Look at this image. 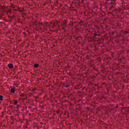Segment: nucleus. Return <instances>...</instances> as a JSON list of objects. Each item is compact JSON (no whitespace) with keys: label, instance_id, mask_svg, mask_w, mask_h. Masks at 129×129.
I'll use <instances>...</instances> for the list:
<instances>
[{"label":"nucleus","instance_id":"nucleus-1","mask_svg":"<svg viewBox=\"0 0 129 129\" xmlns=\"http://www.w3.org/2000/svg\"><path fill=\"white\" fill-rule=\"evenodd\" d=\"M8 66L9 68L11 69L13 68V66L12 63H9L8 65Z\"/></svg>","mask_w":129,"mask_h":129},{"label":"nucleus","instance_id":"nucleus-2","mask_svg":"<svg viewBox=\"0 0 129 129\" xmlns=\"http://www.w3.org/2000/svg\"><path fill=\"white\" fill-rule=\"evenodd\" d=\"M10 91L11 92H12L13 93H14L15 92V89L14 88H11L10 90Z\"/></svg>","mask_w":129,"mask_h":129},{"label":"nucleus","instance_id":"nucleus-3","mask_svg":"<svg viewBox=\"0 0 129 129\" xmlns=\"http://www.w3.org/2000/svg\"><path fill=\"white\" fill-rule=\"evenodd\" d=\"M13 101H14V104L15 105H17V106H19V105H17V104L18 103V101H15L14 100H13Z\"/></svg>","mask_w":129,"mask_h":129},{"label":"nucleus","instance_id":"nucleus-4","mask_svg":"<svg viewBox=\"0 0 129 129\" xmlns=\"http://www.w3.org/2000/svg\"><path fill=\"white\" fill-rule=\"evenodd\" d=\"M38 66L39 64L36 63L34 65L33 67L35 68H37L38 67Z\"/></svg>","mask_w":129,"mask_h":129},{"label":"nucleus","instance_id":"nucleus-5","mask_svg":"<svg viewBox=\"0 0 129 129\" xmlns=\"http://www.w3.org/2000/svg\"><path fill=\"white\" fill-rule=\"evenodd\" d=\"M3 96L2 95H0V100L1 101H2L3 100Z\"/></svg>","mask_w":129,"mask_h":129},{"label":"nucleus","instance_id":"nucleus-6","mask_svg":"<svg viewBox=\"0 0 129 129\" xmlns=\"http://www.w3.org/2000/svg\"><path fill=\"white\" fill-rule=\"evenodd\" d=\"M111 3L112 6H115L116 5V4L115 2Z\"/></svg>","mask_w":129,"mask_h":129},{"label":"nucleus","instance_id":"nucleus-7","mask_svg":"<svg viewBox=\"0 0 129 129\" xmlns=\"http://www.w3.org/2000/svg\"><path fill=\"white\" fill-rule=\"evenodd\" d=\"M114 7L113 6H111L110 7L109 9L110 11H111L112 10V8L113 7Z\"/></svg>","mask_w":129,"mask_h":129},{"label":"nucleus","instance_id":"nucleus-8","mask_svg":"<svg viewBox=\"0 0 129 129\" xmlns=\"http://www.w3.org/2000/svg\"><path fill=\"white\" fill-rule=\"evenodd\" d=\"M129 33L128 32V31H125V34H127V33Z\"/></svg>","mask_w":129,"mask_h":129},{"label":"nucleus","instance_id":"nucleus-9","mask_svg":"<svg viewBox=\"0 0 129 129\" xmlns=\"http://www.w3.org/2000/svg\"><path fill=\"white\" fill-rule=\"evenodd\" d=\"M94 35L95 36H98V35L97 34H94Z\"/></svg>","mask_w":129,"mask_h":129},{"label":"nucleus","instance_id":"nucleus-10","mask_svg":"<svg viewBox=\"0 0 129 129\" xmlns=\"http://www.w3.org/2000/svg\"><path fill=\"white\" fill-rule=\"evenodd\" d=\"M69 87V86L68 85H66V87L68 88Z\"/></svg>","mask_w":129,"mask_h":129},{"label":"nucleus","instance_id":"nucleus-11","mask_svg":"<svg viewBox=\"0 0 129 129\" xmlns=\"http://www.w3.org/2000/svg\"><path fill=\"white\" fill-rule=\"evenodd\" d=\"M125 108V107H123L121 108V110H123Z\"/></svg>","mask_w":129,"mask_h":129},{"label":"nucleus","instance_id":"nucleus-12","mask_svg":"<svg viewBox=\"0 0 129 129\" xmlns=\"http://www.w3.org/2000/svg\"><path fill=\"white\" fill-rule=\"evenodd\" d=\"M19 11H20V12H21L22 11L21 10H19Z\"/></svg>","mask_w":129,"mask_h":129},{"label":"nucleus","instance_id":"nucleus-13","mask_svg":"<svg viewBox=\"0 0 129 129\" xmlns=\"http://www.w3.org/2000/svg\"><path fill=\"white\" fill-rule=\"evenodd\" d=\"M23 94H22L21 96H23Z\"/></svg>","mask_w":129,"mask_h":129},{"label":"nucleus","instance_id":"nucleus-14","mask_svg":"<svg viewBox=\"0 0 129 129\" xmlns=\"http://www.w3.org/2000/svg\"><path fill=\"white\" fill-rule=\"evenodd\" d=\"M116 108H118V106L117 105V106L116 107Z\"/></svg>","mask_w":129,"mask_h":129},{"label":"nucleus","instance_id":"nucleus-15","mask_svg":"<svg viewBox=\"0 0 129 129\" xmlns=\"http://www.w3.org/2000/svg\"><path fill=\"white\" fill-rule=\"evenodd\" d=\"M13 8H14L15 7V6H13Z\"/></svg>","mask_w":129,"mask_h":129},{"label":"nucleus","instance_id":"nucleus-16","mask_svg":"<svg viewBox=\"0 0 129 129\" xmlns=\"http://www.w3.org/2000/svg\"><path fill=\"white\" fill-rule=\"evenodd\" d=\"M108 1H109V0H108Z\"/></svg>","mask_w":129,"mask_h":129},{"label":"nucleus","instance_id":"nucleus-17","mask_svg":"<svg viewBox=\"0 0 129 129\" xmlns=\"http://www.w3.org/2000/svg\"><path fill=\"white\" fill-rule=\"evenodd\" d=\"M108 1H109V0H108Z\"/></svg>","mask_w":129,"mask_h":129},{"label":"nucleus","instance_id":"nucleus-18","mask_svg":"<svg viewBox=\"0 0 129 129\" xmlns=\"http://www.w3.org/2000/svg\"><path fill=\"white\" fill-rule=\"evenodd\" d=\"M128 108H129V107H128Z\"/></svg>","mask_w":129,"mask_h":129}]
</instances>
